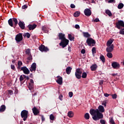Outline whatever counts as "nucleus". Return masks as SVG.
Segmentation results:
<instances>
[{
	"instance_id": "nucleus-1",
	"label": "nucleus",
	"mask_w": 124,
	"mask_h": 124,
	"mask_svg": "<svg viewBox=\"0 0 124 124\" xmlns=\"http://www.w3.org/2000/svg\"><path fill=\"white\" fill-rule=\"evenodd\" d=\"M105 110H104V107L103 106L100 105L98 107V109H91L90 110V113L92 115L93 119L94 121H98L100 119L103 118V114Z\"/></svg>"
},
{
	"instance_id": "nucleus-2",
	"label": "nucleus",
	"mask_w": 124,
	"mask_h": 124,
	"mask_svg": "<svg viewBox=\"0 0 124 124\" xmlns=\"http://www.w3.org/2000/svg\"><path fill=\"white\" fill-rule=\"evenodd\" d=\"M59 39L61 40V43L59 44L60 46H61L62 48L66 47L67 45H68L69 41L65 38L64 34L62 33H60L59 34Z\"/></svg>"
},
{
	"instance_id": "nucleus-3",
	"label": "nucleus",
	"mask_w": 124,
	"mask_h": 124,
	"mask_svg": "<svg viewBox=\"0 0 124 124\" xmlns=\"http://www.w3.org/2000/svg\"><path fill=\"white\" fill-rule=\"evenodd\" d=\"M29 114V111L27 110H23L21 112V118L23 119L24 122L28 119V115Z\"/></svg>"
},
{
	"instance_id": "nucleus-4",
	"label": "nucleus",
	"mask_w": 124,
	"mask_h": 124,
	"mask_svg": "<svg viewBox=\"0 0 124 124\" xmlns=\"http://www.w3.org/2000/svg\"><path fill=\"white\" fill-rule=\"evenodd\" d=\"M116 28L118 30H121L122 28H124V22L123 20H118L116 23Z\"/></svg>"
},
{
	"instance_id": "nucleus-5",
	"label": "nucleus",
	"mask_w": 124,
	"mask_h": 124,
	"mask_svg": "<svg viewBox=\"0 0 124 124\" xmlns=\"http://www.w3.org/2000/svg\"><path fill=\"white\" fill-rule=\"evenodd\" d=\"M86 43H87L88 46H91V47H93L95 45V41H94L93 38H89L87 39Z\"/></svg>"
},
{
	"instance_id": "nucleus-6",
	"label": "nucleus",
	"mask_w": 124,
	"mask_h": 124,
	"mask_svg": "<svg viewBox=\"0 0 124 124\" xmlns=\"http://www.w3.org/2000/svg\"><path fill=\"white\" fill-rule=\"evenodd\" d=\"M82 71L80 68L76 70L75 76L77 79H80L81 78Z\"/></svg>"
},
{
	"instance_id": "nucleus-7",
	"label": "nucleus",
	"mask_w": 124,
	"mask_h": 124,
	"mask_svg": "<svg viewBox=\"0 0 124 124\" xmlns=\"http://www.w3.org/2000/svg\"><path fill=\"white\" fill-rule=\"evenodd\" d=\"M84 13L85 16H87V17H89L92 15V10L90 8H86L84 11Z\"/></svg>"
},
{
	"instance_id": "nucleus-8",
	"label": "nucleus",
	"mask_w": 124,
	"mask_h": 124,
	"mask_svg": "<svg viewBox=\"0 0 124 124\" xmlns=\"http://www.w3.org/2000/svg\"><path fill=\"white\" fill-rule=\"evenodd\" d=\"M39 49L41 52H47V51H49V49L48 48V47L45 46L44 45H41L39 47Z\"/></svg>"
},
{
	"instance_id": "nucleus-9",
	"label": "nucleus",
	"mask_w": 124,
	"mask_h": 124,
	"mask_svg": "<svg viewBox=\"0 0 124 124\" xmlns=\"http://www.w3.org/2000/svg\"><path fill=\"white\" fill-rule=\"evenodd\" d=\"M16 40L17 42H20L23 40V35L21 33H19L16 36Z\"/></svg>"
},
{
	"instance_id": "nucleus-10",
	"label": "nucleus",
	"mask_w": 124,
	"mask_h": 124,
	"mask_svg": "<svg viewBox=\"0 0 124 124\" xmlns=\"http://www.w3.org/2000/svg\"><path fill=\"white\" fill-rule=\"evenodd\" d=\"M21 70L23 72L24 74H30V70H29L26 66L22 67L21 68Z\"/></svg>"
},
{
	"instance_id": "nucleus-11",
	"label": "nucleus",
	"mask_w": 124,
	"mask_h": 124,
	"mask_svg": "<svg viewBox=\"0 0 124 124\" xmlns=\"http://www.w3.org/2000/svg\"><path fill=\"white\" fill-rule=\"evenodd\" d=\"M30 70L31 71V72L35 71V70H36V63L35 62H34L31 64L30 68Z\"/></svg>"
},
{
	"instance_id": "nucleus-12",
	"label": "nucleus",
	"mask_w": 124,
	"mask_h": 124,
	"mask_svg": "<svg viewBox=\"0 0 124 124\" xmlns=\"http://www.w3.org/2000/svg\"><path fill=\"white\" fill-rule=\"evenodd\" d=\"M111 66L115 69H118L120 68V64L117 62H113L111 63Z\"/></svg>"
},
{
	"instance_id": "nucleus-13",
	"label": "nucleus",
	"mask_w": 124,
	"mask_h": 124,
	"mask_svg": "<svg viewBox=\"0 0 124 124\" xmlns=\"http://www.w3.org/2000/svg\"><path fill=\"white\" fill-rule=\"evenodd\" d=\"M113 50H114V45L113 44L111 46H108V47L106 48V51L108 53H111Z\"/></svg>"
},
{
	"instance_id": "nucleus-14",
	"label": "nucleus",
	"mask_w": 124,
	"mask_h": 124,
	"mask_svg": "<svg viewBox=\"0 0 124 124\" xmlns=\"http://www.w3.org/2000/svg\"><path fill=\"white\" fill-rule=\"evenodd\" d=\"M57 83H58V84L59 85H62V78L61 76H57Z\"/></svg>"
},
{
	"instance_id": "nucleus-15",
	"label": "nucleus",
	"mask_w": 124,
	"mask_h": 124,
	"mask_svg": "<svg viewBox=\"0 0 124 124\" xmlns=\"http://www.w3.org/2000/svg\"><path fill=\"white\" fill-rule=\"evenodd\" d=\"M32 112L34 114V115L35 116H36L37 115H38V114H39V110H38V109H37V108H36V107H34L32 109Z\"/></svg>"
},
{
	"instance_id": "nucleus-16",
	"label": "nucleus",
	"mask_w": 124,
	"mask_h": 124,
	"mask_svg": "<svg viewBox=\"0 0 124 124\" xmlns=\"http://www.w3.org/2000/svg\"><path fill=\"white\" fill-rule=\"evenodd\" d=\"M37 26V25L34 24L33 25L30 24L28 26V28L30 31H33V30H34Z\"/></svg>"
},
{
	"instance_id": "nucleus-17",
	"label": "nucleus",
	"mask_w": 124,
	"mask_h": 124,
	"mask_svg": "<svg viewBox=\"0 0 124 124\" xmlns=\"http://www.w3.org/2000/svg\"><path fill=\"white\" fill-rule=\"evenodd\" d=\"M92 71H95L97 69V65L96 64H94L90 67Z\"/></svg>"
},
{
	"instance_id": "nucleus-18",
	"label": "nucleus",
	"mask_w": 124,
	"mask_h": 124,
	"mask_svg": "<svg viewBox=\"0 0 124 124\" xmlns=\"http://www.w3.org/2000/svg\"><path fill=\"white\" fill-rule=\"evenodd\" d=\"M113 42H114V39H110L107 43V46H111Z\"/></svg>"
},
{
	"instance_id": "nucleus-19",
	"label": "nucleus",
	"mask_w": 124,
	"mask_h": 124,
	"mask_svg": "<svg viewBox=\"0 0 124 124\" xmlns=\"http://www.w3.org/2000/svg\"><path fill=\"white\" fill-rule=\"evenodd\" d=\"M5 109H6V107L5 105H2L0 107V112L1 113L2 112H4L5 111Z\"/></svg>"
},
{
	"instance_id": "nucleus-20",
	"label": "nucleus",
	"mask_w": 124,
	"mask_h": 124,
	"mask_svg": "<svg viewBox=\"0 0 124 124\" xmlns=\"http://www.w3.org/2000/svg\"><path fill=\"white\" fill-rule=\"evenodd\" d=\"M18 25L20 28L22 29V30H24V29H25V23H24V22H22V21H20L18 23Z\"/></svg>"
},
{
	"instance_id": "nucleus-21",
	"label": "nucleus",
	"mask_w": 124,
	"mask_h": 124,
	"mask_svg": "<svg viewBox=\"0 0 124 124\" xmlns=\"http://www.w3.org/2000/svg\"><path fill=\"white\" fill-rule=\"evenodd\" d=\"M83 35L84 37L87 38L91 37V35L88 32H83Z\"/></svg>"
},
{
	"instance_id": "nucleus-22",
	"label": "nucleus",
	"mask_w": 124,
	"mask_h": 124,
	"mask_svg": "<svg viewBox=\"0 0 124 124\" xmlns=\"http://www.w3.org/2000/svg\"><path fill=\"white\" fill-rule=\"evenodd\" d=\"M42 30L46 33L48 32V28L46 26H44L42 27Z\"/></svg>"
},
{
	"instance_id": "nucleus-23",
	"label": "nucleus",
	"mask_w": 124,
	"mask_h": 124,
	"mask_svg": "<svg viewBox=\"0 0 124 124\" xmlns=\"http://www.w3.org/2000/svg\"><path fill=\"white\" fill-rule=\"evenodd\" d=\"M72 69V68L70 67H67L66 69V73L67 74H69L70 73H71Z\"/></svg>"
},
{
	"instance_id": "nucleus-24",
	"label": "nucleus",
	"mask_w": 124,
	"mask_h": 124,
	"mask_svg": "<svg viewBox=\"0 0 124 124\" xmlns=\"http://www.w3.org/2000/svg\"><path fill=\"white\" fill-rule=\"evenodd\" d=\"M73 116H74V113L72 111L68 112V116L69 118H73Z\"/></svg>"
},
{
	"instance_id": "nucleus-25",
	"label": "nucleus",
	"mask_w": 124,
	"mask_h": 124,
	"mask_svg": "<svg viewBox=\"0 0 124 124\" xmlns=\"http://www.w3.org/2000/svg\"><path fill=\"white\" fill-rule=\"evenodd\" d=\"M106 14L108 15V16H109V17H111V16H112V13L111 12V11L109 10H106Z\"/></svg>"
},
{
	"instance_id": "nucleus-26",
	"label": "nucleus",
	"mask_w": 124,
	"mask_h": 124,
	"mask_svg": "<svg viewBox=\"0 0 124 124\" xmlns=\"http://www.w3.org/2000/svg\"><path fill=\"white\" fill-rule=\"evenodd\" d=\"M124 3H120L118 5L117 8H118V9H122L124 8Z\"/></svg>"
},
{
	"instance_id": "nucleus-27",
	"label": "nucleus",
	"mask_w": 124,
	"mask_h": 124,
	"mask_svg": "<svg viewBox=\"0 0 124 124\" xmlns=\"http://www.w3.org/2000/svg\"><path fill=\"white\" fill-rule=\"evenodd\" d=\"M23 65V62L21 61H18L17 62V69H20L21 68V66Z\"/></svg>"
},
{
	"instance_id": "nucleus-28",
	"label": "nucleus",
	"mask_w": 124,
	"mask_h": 124,
	"mask_svg": "<svg viewBox=\"0 0 124 124\" xmlns=\"http://www.w3.org/2000/svg\"><path fill=\"white\" fill-rule=\"evenodd\" d=\"M8 24L11 27H13V21L12 18H10L8 20Z\"/></svg>"
},
{
	"instance_id": "nucleus-29",
	"label": "nucleus",
	"mask_w": 124,
	"mask_h": 124,
	"mask_svg": "<svg viewBox=\"0 0 124 124\" xmlns=\"http://www.w3.org/2000/svg\"><path fill=\"white\" fill-rule=\"evenodd\" d=\"M23 36L24 37H27V38H30V37H31V34H30V33L27 32V33H25L23 34Z\"/></svg>"
},
{
	"instance_id": "nucleus-30",
	"label": "nucleus",
	"mask_w": 124,
	"mask_h": 124,
	"mask_svg": "<svg viewBox=\"0 0 124 124\" xmlns=\"http://www.w3.org/2000/svg\"><path fill=\"white\" fill-rule=\"evenodd\" d=\"M84 118L85 120H89V119H90V114H89V113H85L84 115Z\"/></svg>"
},
{
	"instance_id": "nucleus-31",
	"label": "nucleus",
	"mask_w": 124,
	"mask_h": 124,
	"mask_svg": "<svg viewBox=\"0 0 124 124\" xmlns=\"http://www.w3.org/2000/svg\"><path fill=\"white\" fill-rule=\"evenodd\" d=\"M107 56L108 57V58H109V59H112V58H113V54H112V53H111L110 52H108L107 54Z\"/></svg>"
},
{
	"instance_id": "nucleus-32",
	"label": "nucleus",
	"mask_w": 124,
	"mask_h": 124,
	"mask_svg": "<svg viewBox=\"0 0 124 124\" xmlns=\"http://www.w3.org/2000/svg\"><path fill=\"white\" fill-rule=\"evenodd\" d=\"M68 38L69 40L72 41V40H74V36H72L71 34H68Z\"/></svg>"
},
{
	"instance_id": "nucleus-33",
	"label": "nucleus",
	"mask_w": 124,
	"mask_h": 124,
	"mask_svg": "<svg viewBox=\"0 0 124 124\" xmlns=\"http://www.w3.org/2000/svg\"><path fill=\"white\" fill-rule=\"evenodd\" d=\"M100 59L102 61V62H105V58H104V56L101 55L100 56Z\"/></svg>"
},
{
	"instance_id": "nucleus-34",
	"label": "nucleus",
	"mask_w": 124,
	"mask_h": 124,
	"mask_svg": "<svg viewBox=\"0 0 124 124\" xmlns=\"http://www.w3.org/2000/svg\"><path fill=\"white\" fill-rule=\"evenodd\" d=\"M26 54L28 55V56H31V49L30 48H28L26 50Z\"/></svg>"
},
{
	"instance_id": "nucleus-35",
	"label": "nucleus",
	"mask_w": 124,
	"mask_h": 124,
	"mask_svg": "<svg viewBox=\"0 0 124 124\" xmlns=\"http://www.w3.org/2000/svg\"><path fill=\"white\" fill-rule=\"evenodd\" d=\"M74 17H79L80 16V13L79 12H76L74 14Z\"/></svg>"
},
{
	"instance_id": "nucleus-36",
	"label": "nucleus",
	"mask_w": 124,
	"mask_h": 124,
	"mask_svg": "<svg viewBox=\"0 0 124 124\" xmlns=\"http://www.w3.org/2000/svg\"><path fill=\"white\" fill-rule=\"evenodd\" d=\"M87 73L83 72L82 74L81 77H82V78H87Z\"/></svg>"
},
{
	"instance_id": "nucleus-37",
	"label": "nucleus",
	"mask_w": 124,
	"mask_h": 124,
	"mask_svg": "<svg viewBox=\"0 0 124 124\" xmlns=\"http://www.w3.org/2000/svg\"><path fill=\"white\" fill-rule=\"evenodd\" d=\"M13 21L15 22V25L17 26V24H18V20H17V18H13Z\"/></svg>"
},
{
	"instance_id": "nucleus-38",
	"label": "nucleus",
	"mask_w": 124,
	"mask_h": 124,
	"mask_svg": "<svg viewBox=\"0 0 124 124\" xmlns=\"http://www.w3.org/2000/svg\"><path fill=\"white\" fill-rule=\"evenodd\" d=\"M102 105H103V106H104V107H106V106L107 105V101L106 100L103 101L102 102Z\"/></svg>"
},
{
	"instance_id": "nucleus-39",
	"label": "nucleus",
	"mask_w": 124,
	"mask_h": 124,
	"mask_svg": "<svg viewBox=\"0 0 124 124\" xmlns=\"http://www.w3.org/2000/svg\"><path fill=\"white\" fill-rule=\"evenodd\" d=\"M28 88L29 90H32L33 88V84H31V83H29L28 85Z\"/></svg>"
},
{
	"instance_id": "nucleus-40",
	"label": "nucleus",
	"mask_w": 124,
	"mask_h": 124,
	"mask_svg": "<svg viewBox=\"0 0 124 124\" xmlns=\"http://www.w3.org/2000/svg\"><path fill=\"white\" fill-rule=\"evenodd\" d=\"M49 118L51 121H54V120H55V116H54V115L51 114L49 116Z\"/></svg>"
},
{
	"instance_id": "nucleus-41",
	"label": "nucleus",
	"mask_w": 124,
	"mask_h": 124,
	"mask_svg": "<svg viewBox=\"0 0 124 124\" xmlns=\"http://www.w3.org/2000/svg\"><path fill=\"white\" fill-rule=\"evenodd\" d=\"M120 34H122L123 35H124V29H121L119 31Z\"/></svg>"
},
{
	"instance_id": "nucleus-42",
	"label": "nucleus",
	"mask_w": 124,
	"mask_h": 124,
	"mask_svg": "<svg viewBox=\"0 0 124 124\" xmlns=\"http://www.w3.org/2000/svg\"><path fill=\"white\" fill-rule=\"evenodd\" d=\"M110 124H115V122L114 121V119H113V118H111L109 120Z\"/></svg>"
},
{
	"instance_id": "nucleus-43",
	"label": "nucleus",
	"mask_w": 124,
	"mask_h": 124,
	"mask_svg": "<svg viewBox=\"0 0 124 124\" xmlns=\"http://www.w3.org/2000/svg\"><path fill=\"white\" fill-rule=\"evenodd\" d=\"M101 124H106V122L103 119H101L100 121Z\"/></svg>"
},
{
	"instance_id": "nucleus-44",
	"label": "nucleus",
	"mask_w": 124,
	"mask_h": 124,
	"mask_svg": "<svg viewBox=\"0 0 124 124\" xmlns=\"http://www.w3.org/2000/svg\"><path fill=\"white\" fill-rule=\"evenodd\" d=\"M115 2H116L115 0H108V3H115Z\"/></svg>"
},
{
	"instance_id": "nucleus-45",
	"label": "nucleus",
	"mask_w": 124,
	"mask_h": 124,
	"mask_svg": "<svg viewBox=\"0 0 124 124\" xmlns=\"http://www.w3.org/2000/svg\"><path fill=\"white\" fill-rule=\"evenodd\" d=\"M92 53L93 54H95V53H96V49H95V47H93Z\"/></svg>"
},
{
	"instance_id": "nucleus-46",
	"label": "nucleus",
	"mask_w": 124,
	"mask_h": 124,
	"mask_svg": "<svg viewBox=\"0 0 124 124\" xmlns=\"http://www.w3.org/2000/svg\"><path fill=\"white\" fill-rule=\"evenodd\" d=\"M113 99H116L117 98V94H114L111 95Z\"/></svg>"
},
{
	"instance_id": "nucleus-47",
	"label": "nucleus",
	"mask_w": 124,
	"mask_h": 124,
	"mask_svg": "<svg viewBox=\"0 0 124 124\" xmlns=\"http://www.w3.org/2000/svg\"><path fill=\"white\" fill-rule=\"evenodd\" d=\"M11 68L13 70H14V71L16 70V68H15V65H11Z\"/></svg>"
},
{
	"instance_id": "nucleus-48",
	"label": "nucleus",
	"mask_w": 124,
	"mask_h": 124,
	"mask_svg": "<svg viewBox=\"0 0 124 124\" xmlns=\"http://www.w3.org/2000/svg\"><path fill=\"white\" fill-rule=\"evenodd\" d=\"M29 56V57H28L27 60H28V61H31V60H32L31 54H30V55Z\"/></svg>"
},
{
	"instance_id": "nucleus-49",
	"label": "nucleus",
	"mask_w": 124,
	"mask_h": 124,
	"mask_svg": "<svg viewBox=\"0 0 124 124\" xmlns=\"http://www.w3.org/2000/svg\"><path fill=\"white\" fill-rule=\"evenodd\" d=\"M69 97H72L73 96V93L69 92Z\"/></svg>"
},
{
	"instance_id": "nucleus-50",
	"label": "nucleus",
	"mask_w": 124,
	"mask_h": 124,
	"mask_svg": "<svg viewBox=\"0 0 124 124\" xmlns=\"http://www.w3.org/2000/svg\"><path fill=\"white\" fill-rule=\"evenodd\" d=\"M8 93L10 95H12V94H13V91H12V90H9L8 91Z\"/></svg>"
},
{
	"instance_id": "nucleus-51",
	"label": "nucleus",
	"mask_w": 124,
	"mask_h": 124,
	"mask_svg": "<svg viewBox=\"0 0 124 124\" xmlns=\"http://www.w3.org/2000/svg\"><path fill=\"white\" fill-rule=\"evenodd\" d=\"M93 22H95V23H97V22H99V19H98V18H96L94 20H93Z\"/></svg>"
},
{
	"instance_id": "nucleus-52",
	"label": "nucleus",
	"mask_w": 124,
	"mask_h": 124,
	"mask_svg": "<svg viewBox=\"0 0 124 124\" xmlns=\"http://www.w3.org/2000/svg\"><path fill=\"white\" fill-rule=\"evenodd\" d=\"M75 29H77V30H79V29H80V26H79V25H75Z\"/></svg>"
},
{
	"instance_id": "nucleus-53",
	"label": "nucleus",
	"mask_w": 124,
	"mask_h": 124,
	"mask_svg": "<svg viewBox=\"0 0 124 124\" xmlns=\"http://www.w3.org/2000/svg\"><path fill=\"white\" fill-rule=\"evenodd\" d=\"M104 96H105L106 97H108V96H109V95H111V94H108L107 93H105L104 94Z\"/></svg>"
},
{
	"instance_id": "nucleus-54",
	"label": "nucleus",
	"mask_w": 124,
	"mask_h": 124,
	"mask_svg": "<svg viewBox=\"0 0 124 124\" xmlns=\"http://www.w3.org/2000/svg\"><path fill=\"white\" fill-rule=\"evenodd\" d=\"M19 80H20V82H22V81H23V80H24V78L23 77V76H20Z\"/></svg>"
},
{
	"instance_id": "nucleus-55",
	"label": "nucleus",
	"mask_w": 124,
	"mask_h": 124,
	"mask_svg": "<svg viewBox=\"0 0 124 124\" xmlns=\"http://www.w3.org/2000/svg\"><path fill=\"white\" fill-rule=\"evenodd\" d=\"M81 54H85L86 53V50L84 49H82L81 51Z\"/></svg>"
},
{
	"instance_id": "nucleus-56",
	"label": "nucleus",
	"mask_w": 124,
	"mask_h": 124,
	"mask_svg": "<svg viewBox=\"0 0 124 124\" xmlns=\"http://www.w3.org/2000/svg\"><path fill=\"white\" fill-rule=\"evenodd\" d=\"M26 8H28V6L26 5H24L22 6V9H26Z\"/></svg>"
},
{
	"instance_id": "nucleus-57",
	"label": "nucleus",
	"mask_w": 124,
	"mask_h": 124,
	"mask_svg": "<svg viewBox=\"0 0 124 124\" xmlns=\"http://www.w3.org/2000/svg\"><path fill=\"white\" fill-rule=\"evenodd\" d=\"M70 6L71 8H75V5H74V4H71Z\"/></svg>"
},
{
	"instance_id": "nucleus-58",
	"label": "nucleus",
	"mask_w": 124,
	"mask_h": 124,
	"mask_svg": "<svg viewBox=\"0 0 124 124\" xmlns=\"http://www.w3.org/2000/svg\"><path fill=\"white\" fill-rule=\"evenodd\" d=\"M41 119H42V121L43 122H44V121H45V118L44 117V116H41Z\"/></svg>"
},
{
	"instance_id": "nucleus-59",
	"label": "nucleus",
	"mask_w": 124,
	"mask_h": 124,
	"mask_svg": "<svg viewBox=\"0 0 124 124\" xmlns=\"http://www.w3.org/2000/svg\"><path fill=\"white\" fill-rule=\"evenodd\" d=\"M30 82H31V83H30V84H31L32 85H33V80H32V79H31V80H30Z\"/></svg>"
},
{
	"instance_id": "nucleus-60",
	"label": "nucleus",
	"mask_w": 124,
	"mask_h": 124,
	"mask_svg": "<svg viewBox=\"0 0 124 124\" xmlns=\"http://www.w3.org/2000/svg\"><path fill=\"white\" fill-rule=\"evenodd\" d=\"M68 50L69 52H71V47H70V46H68Z\"/></svg>"
},
{
	"instance_id": "nucleus-61",
	"label": "nucleus",
	"mask_w": 124,
	"mask_h": 124,
	"mask_svg": "<svg viewBox=\"0 0 124 124\" xmlns=\"http://www.w3.org/2000/svg\"><path fill=\"white\" fill-rule=\"evenodd\" d=\"M61 97H62V95H60L59 97V99H60V100H62V98H61Z\"/></svg>"
},
{
	"instance_id": "nucleus-62",
	"label": "nucleus",
	"mask_w": 124,
	"mask_h": 124,
	"mask_svg": "<svg viewBox=\"0 0 124 124\" xmlns=\"http://www.w3.org/2000/svg\"><path fill=\"white\" fill-rule=\"evenodd\" d=\"M12 62L15 63V62H16V60H12Z\"/></svg>"
},
{
	"instance_id": "nucleus-63",
	"label": "nucleus",
	"mask_w": 124,
	"mask_h": 124,
	"mask_svg": "<svg viewBox=\"0 0 124 124\" xmlns=\"http://www.w3.org/2000/svg\"><path fill=\"white\" fill-rule=\"evenodd\" d=\"M92 3H94V0H91Z\"/></svg>"
},
{
	"instance_id": "nucleus-64",
	"label": "nucleus",
	"mask_w": 124,
	"mask_h": 124,
	"mask_svg": "<svg viewBox=\"0 0 124 124\" xmlns=\"http://www.w3.org/2000/svg\"><path fill=\"white\" fill-rule=\"evenodd\" d=\"M102 84H103V81H101L100 82V85H102Z\"/></svg>"
}]
</instances>
